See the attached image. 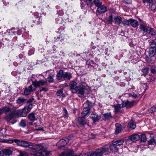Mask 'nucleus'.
Masks as SVG:
<instances>
[{
  "instance_id": "obj_1",
  "label": "nucleus",
  "mask_w": 156,
  "mask_h": 156,
  "mask_svg": "<svg viewBox=\"0 0 156 156\" xmlns=\"http://www.w3.org/2000/svg\"><path fill=\"white\" fill-rule=\"evenodd\" d=\"M50 151L44 150L41 144H38L32 147L31 154L33 156H49Z\"/></svg>"
},
{
  "instance_id": "obj_2",
  "label": "nucleus",
  "mask_w": 156,
  "mask_h": 156,
  "mask_svg": "<svg viewBox=\"0 0 156 156\" xmlns=\"http://www.w3.org/2000/svg\"><path fill=\"white\" fill-rule=\"evenodd\" d=\"M33 105L31 103L29 104L27 106L25 107L23 109L13 112L16 114L15 118L18 116L26 117L27 113L30 112L32 108Z\"/></svg>"
},
{
  "instance_id": "obj_3",
  "label": "nucleus",
  "mask_w": 156,
  "mask_h": 156,
  "mask_svg": "<svg viewBox=\"0 0 156 156\" xmlns=\"http://www.w3.org/2000/svg\"><path fill=\"white\" fill-rule=\"evenodd\" d=\"M8 143L11 144L13 143H15L19 146H22L25 147H29L30 148V152L31 154V151L32 147L37 144L34 145H32L31 143L25 141H20L19 140L16 139H14L13 140H11L8 141ZM37 144V145H38Z\"/></svg>"
},
{
  "instance_id": "obj_4",
  "label": "nucleus",
  "mask_w": 156,
  "mask_h": 156,
  "mask_svg": "<svg viewBox=\"0 0 156 156\" xmlns=\"http://www.w3.org/2000/svg\"><path fill=\"white\" fill-rule=\"evenodd\" d=\"M81 8L83 9L86 6L90 7L94 3V0H80Z\"/></svg>"
},
{
  "instance_id": "obj_5",
  "label": "nucleus",
  "mask_w": 156,
  "mask_h": 156,
  "mask_svg": "<svg viewBox=\"0 0 156 156\" xmlns=\"http://www.w3.org/2000/svg\"><path fill=\"white\" fill-rule=\"evenodd\" d=\"M47 83L48 82L47 81L43 80H41L38 81H32V84L35 87V89L37 87L47 85Z\"/></svg>"
},
{
  "instance_id": "obj_6",
  "label": "nucleus",
  "mask_w": 156,
  "mask_h": 156,
  "mask_svg": "<svg viewBox=\"0 0 156 156\" xmlns=\"http://www.w3.org/2000/svg\"><path fill=\"white\" fill-rule=\"evenodd\" d=\"M77 85V83L74 81H72L70 82L69 87L73 93H76L78 91V87Z\"/></svg>"
},
{
  "instance_id": "obj_7",
  "label": "nucleus",
  "mask_w": 156,
  "mask_h": 156,
  "mask_svg": "<svg viewBox=\"0 0 156 156\" xmlns=\"http://www.w3.org/2000/svg\"><path fill=\"white\" fill-rule=\"evenodd\" d=\"M69 141V140L68 138H66L65 139H62L57 143V146L60 148L65 146Z\"/></svg>"
},
{
  "instance_id": "obj_8",
  "label": "nucleus",
  "mask_w": 156,
  "mask_h": 156,
  "mask_svg": "<svg viewBox=\"0 0 156 156\" xmlns=\"http://www.w3.org/2000/svg\"><path fill=\"white\" fill-rule=\"evenodd\" d=\"M35 90V87L32 84L28 88H26L24 92V94L26 95H28L30 94L31 91Z\"/></svg>"
},
{
  "instance_id": "obj_9",
  "label": "nucleus",
  "mask_w": 156,
  "mask_h": 156,
  "mask_svg": "<svg viewBox=\"0 0 156 156\" xmlns=\"http://www.w3.org/2000/svg\"><path fill=\"white\" fill-rule=\"evenodd\" d=\"M74 154V151L73 150H69L62 152L60 156H73Z\"/></svg>"
},
{
  "instance_id": "obj_10",
  "label": "nucleus",
  "mask_w": 156,
  "mask_h": 156,
  "mask_svg": "<svg viewBox=\"0 0 156 156\" xmlns=\"http://www.w3.org/2000/svg\"><path fill=\"white\" fill-rule=\"evenodd\" d=\"M33 19L34 22L36 23L40 24L41 23L40 18L37 13H35Z\"/></svg>"
},
{
  "instance_id": "obj_11",
  "label": "nucleus",
  "mask_w": 156,
  "mask_h": 156,
  "mask_svg": "<svg viewBox=\"0 0 156 156\" xmlns=\"http://www.w3.org/2000/svg\"><path fill=\"white\" fill-rule=\"evenodd\" d=\"M110 147V144H107L102 146L101 148L103 154H108L109 153V148Z\"/></svg>"
},
{
  "instance_id": "obj_12",
  "label": "nucleus",
  "mask_w": 156,
  "mask_h": 156,
  "mask_svg": "<svg viewBox=\"0 0 156 156\" xmlns=\"http://www.w3.org/2000/svg\"><path fill=\"white\" fill-rule=\"evenodd\" d=\"M91 117L94 122L98 121L100 119L101 116L95 112H93L91 115Z\"/></svg>"
},
{
  "instance_id": "obj_13",
  "label": "nucleus",
  "mask_w": 156,
  "mask_h": 156,
  "mask_svg": "<svg viewBox=\"0 0 156 156\" xmlns=\"http://www.w3.org/2000/svg\"><path fill=\"white\" fill-rule=\"evenodd\" d=\"M139 20L140 21V29L143 31L146 32L147 30V28L149 27L146 25L145 22L142 21L141 20Z\"/></svg>"
},
{
  "instance_id": "obj_14",
  "label": "nucleus",
  "mask_w": 156,
  "mask_h": 156,
  "mask_svg": "<svg viewBox=\"0 0 156 156\" xmlns=\"http://www.w3.org/2000/svg\"><path fill=\"white\" fill-rule=\"evenodd\" d=\"M156 53V48L155 47H151L149 49V55L150 57H154Z\"/></svg>"
},
{
  "instance_id": "obj_15",
  "label": "nucleus",
  "mask_w": 156,
  "mask_h": 156,
  "mask_svg": "<svg viewBox=\"0 0 156 156\" xmlns=\"http://www.w3.org/2000/svg\"><path fill=\"white\" fill-rule=\"evenodd\" d=\"M110 144V147L109 148L110 150L112 152L115 153L118 151V149L117 147V145L116 144L114 143L113 142L112 144Z\"/></svg>"
},
{
  "instance_id": "obj_16",
  "label": "nucleus",
  "mask_w": 156,
  "mask_h": 156,
  "mask_svg": "<svg viewBox=\"0 0 156 156\" xmlns=\"http://www.w3.org/2000/svg\"><path fill=\"white\" fill-rule=\"evenodd\" d=\"M107 10V8L105 6L101 5L98 8L97 11L98 13L102 14L105 12Z\"/></svg>"
},
{
  "instance_id": "obj_17",
  "label": "nucleus",
  "mask_w": 156,
  "mask_h": 156,
  "mask_svg": "<svg viewBox=\"0 0 156 156\" xmlns=\"http://www.w3.org/2000/svg\"><path fill=\"white\" fill-rule=\"evenodd\" d=\"M90 108L89 107H85L82 113L83 117L85 118L90 113Z\"/></svg>"
},
{
  "instance_id": "obj_18",
  "label": "nucleus",
  "mask_w": 156,
  "mask_h": 156,
  "mask_svg": "<svg viewBox=\"0 0 156 156\" xmlns=\"http://www.w3.org/2000/svg\"><path fill=\"white\" fill-rule=\"evenodd\" d=\"M115 126L116 128L115 133V134H117L122 130V126L121 124L117 123L115 124Z\"/></svg>"
},
{
  "instance_id": "obj_19",
  "label": "nucleus",
  "mask_w": 156,
  "mask_h": 156,
  "mask_svg": "<svg viewBox=\"0 0 156 156\" xmlns=\"http://www.w3.org/2000/svg\"><path fill=\"white\" fill-rule=\"evenodd\" d=\"M132 103L128 101H123L122 104V107H126L127 108H130L132 105Z\"/></svg>"
},
{
  "instance_id": "obj_20",
  "label": "nucleus",
  "mask_w": 156,
  "mask_h": 156,
  "mask_svg": "<svg viewBox=\"0 0 156 156\" xmlns=\"http://www.w3.org/2000/svg\"><path fill=\"white\" fill-rule=\"evenodd\" d=\"M140 138V136L137 134H134L129 137V139L133 141H135L138 140Z\"/></svg>"
},
{
  "instance_id": "obj_21",
  "label": "nucleus",
  "mask_w": 156,
  "mask_h": 156,
  "mask_svg": "<svg viewBox=\"0 0 156 156\" xmlns=\"http://www.w3.org/2000/svg\"><path fill=\"white\" fill-rule=\"evenodd\" d=\"M93 152L95 156H101L104 154L101 148L97 149Z\"/></svg>"
},
{
  "instance_id": "obj_22",
  "label": "nucleus",
  "mask_w": 156,
  "mask_h": 156,
  "mask_svg": "<svg viewBox=\"0 0 156 156\" xmlns=\"http://www.w3.org/2000/svg\"><path fill=\"white\" fill-rule=\"evenodd\" d=\"M112 116L111 115V113H108L104 114L102 118L103 120H106L112 118Z\"/></svg>"
},
{
  "instance_id": "obj_23",
  "label": "nucleus",
  "mask_w": 156,
  "mask_h": 156,
  "mask_svg": "<svg viewBox=\"0 0 156 156\" xmlns=\"http://www.w3.org/2000/svg\"><path fill=\"white\" fill-rule=\"evenodd\" d=\"M28 118L29 120L33 122L35 120H37V119L36 118L34 113L33 112L29 113L28 115Z\"/></svg>"
},
{
  "instance_id": "obj_24",
  "label": "nucleus",
  "mask_w": 156,
  "mask_h": 156,
  "mask_svg": "<svg viewBox=\"0 0 156 156\" xmlns=\"http://www.w3.org/2000/svg\"><path fill=\"white\" fill-rule=\"evenodd\" d=\"M86 89L85 87L83 85H81L79 86V93L81 95L86 93Z\"/></svg>"
},
{
  "instance_id": "obj_25",
  "label": "nucleus",
  "mask_w": 156,
  "mask_h": 156,
  "mask_svg": "<svg viewBox=\"0 0 156 156\" xmlns=\"http://www.w3.org/2000/svg\"><path fill=\"white\" fill-rule=\"evenodd\" d=\"M4 154L7 156H9L12 154V149L8 148L3 150Z\"/></svg>"
},
{
  "instance_id": "obj_26",
  "label": "nucleus",
  "mask_w": 156,
  "mask_h": 156,
  "mask_svg": "<svg viewBox=\"0 0 156 156\" xmlns=\"http://www.w3.org/2000/svg\"><path fill=\"white\" fill-rule=\"evenodd\" d=\"M114 20L115 23L119 24L121 23L122 19L119 16H116L114 17Z\"/></svg>"
},
{
  "instance_id": "obj_27",
  "label": "nucleus",
  "mask_w": 156,
  "mask_h": 156,
  "mask_svg": "<svg viewBox=\"0 0 156 156\" xmlns=\"http://www.w3.org/2000/svg\"><path fill=\"white\" fill-rule=\"evenodd\" d=\"M147 28L146 32L147 33L152 35H154L155 34V31L154 29L149 27Z\"/></svg>"
},
{
  "instance_id": "obj_28",
  "label": "nucleus",
  "mask_w": 156,
  "mask_h": 156,
  "mask_svg": "<svg viewBox=\"0 0 156 156\" xmlns=\"http://www.w3.org/2000/svg\"><path fill=\"white\" fill-rule=\"evenodd\" d=\"M26 100L24 98L22 97H19L16 100V103L18 104L22 105L26 101Z\"/></svg>"
},
{
  "instance_id": "obj_29",
  "label": "nucleus",
  "mask_w": 156,
  "mask_h": 156,
  "mask_svg": "<svg viewBox=\"0 0 156 156\" xmlns=\"http://www.w3.org/2000/svg\"><path fill=\"white\" fill-rule=\"evenodd\" d=\"M64 73L62 70H60L56 75L57 79L58 80L61 79L63 77Z\"/></svg>"
},
{
  "instance_id": "obj_30",
  "label": "nucleus",
  "mask_w": 156,
  "mask_h": 156,
  "mask_svg": "<svg viewBox=\"0 0 156 156\" xmlns=\"http://www.w3.org/2000/svg\"><path fill=\"white\" fill-rule=\"evenodd\" d=\"M63 89L62 88L58 90L56 92V95L59 98L61 97H64L65 96L63 92Z\"/></svg>"
},
{
  "instance_id": "obj_31",
  "label": "nucleus",
  "mask_w": 156,
  "mask_h": 156,
  "mask_svg": "<svg viewBox=\"0 0 156 156\" xmlns=\"http://www.w3.org/2000/svg\"><path fill=\"white\" fill-rule=\"evenodd\" d=\"M130 24L132 27H135L138 25V22L135 20L130 19Z\"/></svg>"
},
{
  "instance_id": "obj_32",
  "label": "nucleus",
  "mask_w": 156,
  "mask_h": 156,
  "mask_svg": "<svg viewBox=\"0 0 156 156\" xmlns=\"http://www.w3.org/2000/svg\"><path fill=\"white\" fill-rule=\"evenodd\" d=\"M128 126L132 129H134L136 127L135 122L132 119L129 122Z\"/></svg>"
},
{
  "instance_id": "obj_33",
  "label": "nucleus",
  "mask_w": 156,
  "mask_h": 156,
  "mask_svg": "<svg viewBox=\"0 0 156 156\" xmlns=\"http://www.w3.org/2000/svg\"><path fill=\"white\" fill-rule=\"evenodd\" d=\"M71 77V74L69 73H65L63 75V78L65 80H70Z\"/></svg>"
},
{
  "instance_id": "obj_34",
  "label": "nucleus",
  "mask_w": 156,
  "mask_h": 156,
  "mask_svg": "<svg viewBox=\"0 0 156 156\" xmlns=\"http://www.w3.org/2000/svg\"><path fill=\"white\" fill-rule=\"evenodd\" d=\"M52 71V72H51V73L49 74V76L48 77V81L49 83H52L54 81L53 77L54 74L53 73V71Z\"/></svg>"
},
{
  "instance_id": "obj_35",
  "label": "nucleus",
  "mask_w": 156,
  "mask_h": 156,
  "mask_svg": "<svg viewBox=\"0 0 156 156\" xmlns=\"http://www.w3.org/2000/svg\"><path fill=\"white\" fill-rule=\"evenodd\" d=\"M115 111V112H119L120 109L123 107H122V104L121 105L117 104L114 105Z\"/></svg>"
},
{
  "instance_id": "obj_36",
  "label": "nucleus",
  "mask_w": 156,
  "mask_h": 156,
  "mask_svg": "<svg viewBox=\"0 0 156 156\" xmlns=\"http://www.w3.org/2000/svg\"><path fill=\"white\" fill-rule=\"evenodd\" d=\"M96 6L99 7L102 4V2L100 0H94V3Z\"/></svg>"
},
{
  "instance_id": "obj_37",
  "label": "nucleus",
  "mask_w": 156,
  "mask_h": 156,
  "mask_svg": "<svg viewBox=\"0 0 156 156\" xmlns=\"http://www.w3.org/2000/svg\"><path fill=\"white\" fill-rule=\"evenodd\" d=\"M114 143L116 144V145L118 146L121 145L123 144L124 141L122 139L116 140L115 141H112Z\"/></svg>"
},
{
  "instance_id": "obj_38",
  "label": "nucleus",
  "mask_w": 156,
  "mask_h": 156,
  "mask_svg": "<svg viewBox=\"0 0 156 156\" xmlns=\"http://www.w3.org/2000/svg\"><path fill=\"white\" fill-rule=\"evenodd\" d=\"M92 103L91 102L89 101H87L86 102L83 104V105L85 107H89L90 109V108L92 106Z\"/></svg>"
},
{
  "instance_id": "obj_39",
  "label": "nucleus",
  "mask_w": 156,
  "mask_h": 156,
  "mask_svg": "<svg viewBox=\"0 0 156 156\" xmlns=\"http://www.w3.org/2000/svg\"><path fill=\"white\" fill-rule=\"evenodd\" d=\"M149 145H154L156 144V140L154 138H152L148 141Z\"/></svg>"
},
{
  "instance_id": "obj_40",
  "label": "nucleus",
  "mask_w": 156,
  "mask_h": 156,
  "mask_svg": "<svg viewBox=\"0 0 156 156\" xmlns=\"http://www.w3.org/2000/svg\"><path fill=\"white\" fill-rule=\"evenodd\" d=\"M20 125L23 127H25L26 126V120L22 119L20 122Z\"/></svg>"
},
{
  "instance_id": "obj_41",
  "label": "nucleus",
  "mask_w": 156,
  "mask_h": 156,
  "mask_svg": "<svg viewBox=\"0 0 156 156\" xmlns=\"http://www.w3.org/2000/svg\"><path fill=\"white\" fill-rule=\"evenodd\" d=\"M149 44L151 47H156V40H152L149 42Z\"/></svg>"
},
{
  "instance_id": "obj_42",
  "label": "nucleus",
  "mask_w": 156,
  "mask_h": 156,
  "mask_svg": "<svg viewBox=\"0 0 156 156\" xmlns=\"http://www.w3.org/2000/svg\"><path fill=\"white\" fill-rule=\"evenodd\" d=\"M130 23V19L129 20H125L122 21V23L124 25L129 26Z\"/></svg>"
},
{
  "instance_id": "obj_43",
  "label": "nucleus",
  "mask_w": 156,
  "mask_h": 156,
  "mask_svg": "<svg viewBox=\"0 0 156 156\" xmlns=\"http://www.w3.org/2000/svg\"><path fill=\"white\" fill-rule=\"evenodd\" d=\"M141 141L142 142H145L147 140V138L145 135L142 134L141 135Z\"/></svg>"
},
{
  "instance_id": "obj_44",
  "label": "nucleus",
  "mask_w": 156,
  "mask_h": 156,
  "mask_svg": "<svg viewBox=\"0 0 156 156\" xmlns=\"http://www.w3.org/2000/svg\"><path fill=\"white\" fill-rule=\"evenodd\" d=\"M148 112H156V105L151 107L148 109Z\"/></svg>"
},
{
  "instance_id": "obj_45",
  "label": "nucleus",
  "mask_w": 156,
  "mask_h": 156,
  "mask_svg": "<svg viewBox=\"0 0 156 156\" xmlns=\"http://www.w3.org/2000/svg\"><path fill=\"white\" fill-rule=\"evenodd\" d=\"M113 21V17L112 15H110L108 19L107 20V22L108 24H111Z\"/></svg>"
},
{
  "instance_id": "obj_46",
  "label": "nucleus",
  "mask_w": 156,
  "mask_h": 156,
  "mask_svg": "<svg viewBox=\"0 0 156 156\" xmlns=\"http://www.w3.org/2000/svg\"><path fill=\"white\" fill-rule=\"evenodd\" d=\"M151 71L152 73L154 74L156 72V67L155 66H152L151 68Z\"/></svg>"
},
{
  "instance_id": "obj_47",
  "label": "nucleus",
  "mask_w": 156,
  "mask_h": 156,
  "mask_svg": "<svg viewBox=\"0 0 156 156\" xmlns=\"http://www.w3.org/2000/svg\"><path fill=\"white\" fill-rule=\"evenodd\" d=\"M79 156H83V155L81 154H79ZM84 156H95V155L93 152H92L91 153H88L86 154Z\"/></svg>"
},
{
  "instance_id": "obj_48",
  "label": "nucleus",
  "mask_w": 156,
  "mask_h": 156,
  "mask_svg": "<svg viewBox=\"0 0 156 156\" xmlns=\"http://www.w3.org/2000/svg\"><path fill=\"white\" fill-rule=\"evenodd\" d=\"M63 111L64 114V117L65 118H67L68 117V114L67 111L65 108H63Z\"/></svg>"
},
{
  "instance_id": "obj_49",
  "label": "nucleus",
  "mask_w": 156,
  "mask_h": 156,
  "mask_svg": "<svg viewBox=\"0 0 156 156\" xmlns=\"http://www.w3.org/2000/svg\"><path fill=\"white\" fill-rule=\"evenodd\" d=\"M142 71L144 75L147 74L148 72V69L147 68H145L142 69Z\"/></svg>"
},
{
  "instance_id": "obj_50",
  "label": "nucleus",
  "mask_w": 156,
  "mask_h": 156,
  "mask_svg": "<svg viewBox=\"0 0 156 156\" xmlns=\"http://www.w3.org/2000/svg\"><path fill=\"white\" fill-rule=\"evenodd\" d=\"M57 39L59 40L60 41H62L64 40V38L63 35L60 34V35H59V36L57 37Z\"/></svg>"
},
{
  "instance_id": "obj_51",
  "label": "nucleus",
  "mask_w": 156,
  "mask_h": 156,
  "mask_svg": "<svg viewBox=\"0 0 156 156\" xmlns=\"http://www.w3.org/2000/svg\"><path fill=\"white\" fill-rule=\"evenodd\" d=\"M141 88H143L144 90H145L147 88V86L146 84L142 83L141 84Z\"/></svg>"
},
{
  "instance_id": "obj_52",
  "label": "nucleus",
  "mask_w": 156,
  "mask_h": 156,
  "mask_svg": "<svg viewBox=\"0 0 156 156\" xmlns=\"http://www.w3.org/2000/svg\"><path fill=\"white\" fill-rule=\"evenodd\" d=\"M4 135L1 133H0V141L1 142H3L4 141Z\"/></svg>"
},
{
  "instance_id": "obj_53",
  "label": "nucleus",
  "mask_w": 156,
  "mask_h": 156,
  "mask_svg": "<svg viewBox=\"0 0 156 156\" xmlns=\"http://www.w3.org/2000/svg\"><path fill=\"white\" fill-rule=\"evenodd\" d=\"M123 2L126 5H129L132 3L131 0H123Z\"/></svg>"
},
{
  "instance_id": "obj_54",
  "label": "nucleus",
  "mask_w": 156,
  "mask_h": 156,
  "mask_svg": "<svg viewBox=\"0 0 156 156\" xmlns=\"http://www.w3.org/2000/svg\"><path fill=\"white\" fill-rule=\"evenodd\" d=\"M143 2L145 4L146 3H151L153 2V0H143Z\"/></svg>"
},
{
  "instance_id": "obj_55",
  "label": "nucleus",
  "mask_w": 156,
  "mask_h": 156,
  "mask_svg": "<svg viewBox=\"0 0 156 156\" xmlns=\"http://www.w3.org/2000/svg\"><path fill=\"white\" fill-rule=\"evenodd\" d=\"M48 90V88L46 87H42L40 88V91L41 92L42 91H44V92H45L47 91V90Z\"/></svg>"
},
{
  "instance_id": "obj_56",
  "label": "nucleus",
  "mask_w": 156,
  "mask_h": 156,
  "mask_svg": "<svg viewBox=\"0 0 156 156\" xmlns=\"http://www.w3.org/2000/svg\"><path fill=\"white\" fill-rule=\"evenodd\" d=\"M86 124V122L85 120L84 119H82L80 121V124L83 126H84Z\"/></svg>"
},
{
  "instance_id": "obj_57",
  "label": "nucleus",
  "mask_w": 156,
  "mask_h": 156,
  "mask_svg": "<svg viewBox=\"0 0 156 156\" xmlns=\"http://www.w3.org/2000/svg\"><path fill=\"white\" fill-rule=\"evenodd\" d=\"M20 156H28V154L26 152H20Z\"/></svg>"
},
{
  "instance_id": "obj_58",
  "label": "nucleus",
  "mask_w": 156,
  "mask_h": 156,
  "mask_svg": "<svg viewBox=\"0 0 156 156\" xmlns=\"http://www.w3.org/2000/svg\"><path fill=\"white\" fill-rule=\"evenodd\" d=\"M156 8V6L153 3H152L151 6V9L152 10H155Z\"/></svg>"
},
{
  "instance_id": "obj_59",
  "label": "nucleus",
  "mask_w": 156,
  "mask_h": 156,
  "mask_svg": "<svg viewBox=\"0 0 156 156\" xmlns=\"http://www.w3.org/2000/svg\"><path fill=\"white\" fill-rule=\"evenodd\" d=\"M4 153L3 151H0V156H4Z\"/></svg>"
},
{
  "instance_id": "obj_60",
  "label": "nucleus",
  "mask_w": 156,
  "mask_h": 156,
  "mask_svg": "<svg viewBox=\"0 0 156 156\" xmlns=\"http://www.w3.org/2000/svg\"><path fill=\"white\" fill-rule=\"evenodd\" d=\"M33 101V99H30L28 100L27 101V103H30L32 102Z\"/></svg>"
},
{
  "instance_id": "obj_61",
  "label": "nucleus",
  "mask_w": 156,
  "mask_h": 156,
  "mask_svg": "<svg viewBox=\"0 0 156 156\" xmlns=\"http://www.w3.org/2000/svg\"><path fill=\"white\" fill-rule=\"evenodd\" d=\"M131 96L133 97L134 98H136L137 97V95L135 94H133V95L131 94Z\"/></svg>"
},
{
  "instance_id": "obj_62",
  "label": "nucleus",
  "mask_w": 156,
  "mask_h": 156,
  "mask_svg": "<svg viewBox=\"0 0 156 156\" xmlns=\"http://www.w3.org/2000/svg\"><path fill=\"white\" fill-rule=\"evenodd\" d=\"M27 125L29 126L33 125V123L32 122H29L27 123Z\"/></svg>"
},
{
  "instance_id": "obj_63",
  "label": "nucleus",
  "mask_w": 156,
  "mask_h": 156,
  "mask_svg": "<svg viewBox=\"0 0 156 156\" xmlns=\"http://www.w3.org/2000/svg\"><path fill=\"white\" fill-rule=\"evenodd\" d=\"M86 71H83V72H82L81 74L83 75L86 74Z\"/></svg>"
},
{
  "instance_id": "obj_64",
  "label": "nucleus",
  "mask_w": 156,
  "mask_h": 156,
  "mask_svg": "<svg viewBox=\"0 0 156 156\" xmlns=\"http://www.w3.org/2000/svg\"><path fill=\"white\" fill-rule=\"evenodd\" d=\"M36 130H41V131H42V130H43V128H39V129H37Z\"/></svg>"
}]
</instances>
